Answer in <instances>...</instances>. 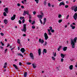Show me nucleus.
Wrapping results in <instances>:
<instances>
[{
	"instance_id": "f257e3e1",
	"label": "nucleus",
	"mask_w": 77,
	"mask_h": 77,
	"mask_svg": "<svg viewBox=\"0 0 77 77\" xmlns=\"http://www.w3.org/2000/svg\"><path fill=\"white\" fill-rule=\"evenodd\" d=\"M77 37H75L74 38V41L72 40L71 41V45L72 46V48H74V47L75 46V42H76V41H77Z\"/></svg>"
},
{
	"instance_id": "f03ea898",
	"label": "nucleus",
	"mask_w": 77,
	"mask_h": 77,
	"mask_svg": "<svg viewBox=\"0 0 77 77\" xmlns=\"http://www.w3.org/2000/svg\"><path fill=\"white\" fill-rule=\"evenodd\" d=\"M72 10H74L75 12L77 11V6H73L71 8Z\"/></svg>"
},
{
	"instance_id": "7ed1b4c3",
	"label": "nucleus",
	"mask_w": 77,
	"mask_h": 77,
	"mask_svg": "<svg viewBox=\"0 0 77 77\" xmlns=\"http://www.w3.org/2000/svg\"><path fill=\"white\" fill-rule=\"evenodd\" d=\"M21 30L22 32H26V24H23V28Z\"/></svg>"
},
{
	"instance_id": "20e7f679",
	"label": "nucleus",
	"mask_w": 77,
	"mask_h": 77,
	"mask_svg": "<svg viewBox=\"0 0 77 77\" xmlns=\"http://www.w3.org/2000/svg\"><path fill=\"white\" fill-rule=\"evenodd\" d=\"M29 11H24V12L23 14V15H26V14H27V15H29Z\"/></svg>"
},
{
	"instance_id": "39448f33",
	"label": "nucleus",
	"mask_w": 77,
	"mask_h": 77,
	"mask_svg": "<svg viewBox=\"0 0 77 77\" xmlns=\"http://www.w3.org/2000/svg\"><path fill=\"white\" fill-rule=\"evenodd\" d=\"M45 36V40L46 41H47L48 38V35H47V34L46 33H45L44 34Z\"/></svg>"
},
{
	"instance_id": "423d86ee",
	"label": "nucleus",
	"mask_w": 77,
	"mask_h": 77,
	"mask_svg": "<svg viewBox=\"0 0 77 77\" xmlns=\"http://www.w3.org/2000/svg\"><path fill=\"white\" fill-rule=\"evenodd\" d=\"M38 41L39 42H40V43H41L42 44L44 42V41L43 40L41 39V38L39 39Z\"/></svg>"
},
{
	"instance_id": "0eeeda50",
	"label": "nucleus",
	"mask_w": 77,
	"mask_h": 77,
	"mask_svg": "<svg viewBox=\"0 0 77 77\" xmlns=\"http://www.w3.org/2000/svg\"><path fill=\"white\" fill-rule=\"evenodd\" d=\"M73 18L74 19L76 20L77 19V14L76 13L73 16Z\"/></svg>"
},
{
	"instance_id": "6e6552de",
	"label": "nucleus",
	"mask_w": 77,
	"mask_h": 77,
	"mask_svg": "<svg viewBox=\"0 0 77 77\" xmlns=\"http://www.w3.org/2000/svg\"><path fill=\"white\" fill-rule=\"evenodd\" d=\"M15 17H16V15H14L13 16H12L11 17V20H14V19H15Z\"/></svg>"
},
{
	"instance_id": "1a4fd4ad",
	"label": "nucleus",
	"mask_w": 77,
	"mask_h": 77,
	"mask_svg": "<svg viewBox=\"0 0 77 77\" xmlns=\"http://www.w3.org/2000/svg\"><path fill=\"white\" fill-rule=\"evenodd\" d=\"M61 5H63V6H65V2L63 1H62V2H60L59 5V6H60Z\"/></svg>"
},
{
	"instance_id": "9d476101",
	"label": "nucleus",
	"mask_w": 77,
	"mask_h": 77,
	"mask_svg": "<svg viewBox=\"0 0 77 77\" xmlns=\"http://www.w3.org/2000/svg\"><path fill=\"white\" fill-rule=\"evenodd\" d=\"M20 51L23 53H24V52H25V49H24V48H22L21 49Z\"/></svg>"
},
{
	"instance_id": "9b49d317",
	"label": "nucleus",
	"mask_w": 77,
	"mask_h": 77,
	"mask_svg": "<svg viewBox=\"0 0 77 77\" xmlns=\"http://www.w3.org/2000/svg\"><path fill=\"white\" fill-rule=\"evenodd\" d=\"M42 16L40 14H39L37 15V17L39 18H40L41 19H42Z\"/></svg>"
},
{
	"instance_id": "f8f14e48",
	"label": "nucleus",
	"mask_w": 77,
	"mask_h": 77,
	"mask_svg": "<svg viewBox=\"0 0 77 77\" xmlns=\"http://www.w3.org/2000/svg\"><path fill=\"white\" fill-rule=\"evenodd\" d=\"M70 26L71 27L72 29H74L75 28V26H73V25L72 24H71L70 25Z\"/></svg>"
},
{
	"instance_id": "ddd939ff",
	"label": "nucleus",
	"mask_w": 77,
	"mask_h": 77,
	"mask_svg": "<svg viewBox=\"0 0 77 77\" xmlns=\"http://www.w3.org/2000/svg\"><path fill=\"white\" fill-rule=\"evenodd\" d=\"M4 11L5 12L7 13V14H8V8H5L4 9Z\"/></svg>"
},
{
	"instance_id": "4468645a",
	"label": "nucleus",
	"mask_w": 77,
	"mask_h": 77,
	"mask_svg": "<svg viewBox=\"0 0 77 77\" xmlns=\"http://www.w3.org/2000/svg\"><path fill=\"white\" fill-rule=\"evenodd\" d=\"M38 55H41V49H39L38 50Z\"/></svg>"
},
{
	"instance_id": "2eb2a0df",
	"label": "nucleus",
	"mask_w": 77,
	"mask_h": 77,
	"mask_svg": "<svg viewBox=\"0 0 77 77\" xmlns=\"http://www.w3.org/2000/svg\"><path fill=\"white\" fill-rule=\"evenodd\" d=\"M47 53V50L45 49H44L42 52L43 54L44 55V53Z\"/></svg>"
},
{
	"instance_id": "dca6fc26",
	"label": "nucleus",
	"mask_w": 77,
	"mask_h": 77,
	"mask_svg": "<svg viewBox=\"0 0 77 77\" xmlns=\"http://www.w3.org/2000/svg\"><path fill=\"white\" fill-rule=\"evenodd\" d=\"M8 20L6 19H5L4 20V23L5 24H7L8 23Z\"/></svg>"
},
{
	"instance_id": "f3484780",
	"label": "nucleus",
	"mask_w": 77,
	"mask_h": 77,
	"mask_svg": "<svg viewBox=\"0 0 77 77\" xmlns=\"http://www.w3.org/2000/svg\"><path fill=\"white\" fill-rule=\"evenodd\" d=\"M29 55L31 58H33V54L32 53H30Z\"/></svg>"
},
{
	"instance_id": "a211bd4d",
	"label": "nucleus",
	"mask_w": 77,
	"mask_h": 77,
	"mask_svg": "<svg viewBox=\"0 0 77 77\" xmlns=\"http://www.w3.org/2000/svg\"><path fill=\"white\" fill-rule=\"evenodd\" d=\"M48 35H51V34L50 32V30L49 29H48Z\"/></svg>"
},
{
	"instance_id": "6ab92c4d",
	"label": "nucleus",
	"mask_w": 77,
	"mask_h": 77,
	"mask_svg": "<svg viewBox=\"0 0 77 77\" xmlns=\"http://www.w3.org/2000/svg\"><path fill=\"white\" fill-rule=\"evenodd\" d=\"M73 67V66H72V65H71L69 66V69H70L72 70V69Z\"/></svg>"
},
{
	"instance_id": "aec40b11",
	"label": "nucleus",
	"mask_w": 77,
	"mask_h": 77,
	"mask_svg": "<svg viewBox=\"0 0 77 77\" xmlns=\"http://www.w3.org/2000/svg\"><path fill=\"white\" fill-rule=\"evenodd\" d=\"M17 56H22V57H23V55H22V54H20V53H18L17 54Z\"/></svg>"
},
{
	"instance_id": "412c9836",
	"label": "nucleus",
	"mask_w": 77,
	"mask_h": 77,
	"mask_svg": "<svg viewBox=\"0 0 77 77\" xmlns=\"http://www.w3.org/2000/svg\"><path fill=\"white\" fill-rule=\"evenodd\" d=\"M27 72H25V73H24V77H27Z\"/></svg>"
},
{
	"instance_id": "4be33fe9",
	"label": "nucleus",
	"mask_w": 77,
	"mask_h": 77,
	"mask_svg": "<svg viewBox=\"0 0 77 77\" xmlns=\"http://www.w3.org/2000/svg\"><path fill=\"white\" fill-rule=\"evenodd\" d=\"M13 66L15 68H16V69H18V67H17V65L15 64H13Z\"/></svg>"
},
{
	"instance_id": "5701e85b",
	"label": "nucleus",
	"mask_w": 77,
	"mask_h": 77,
	"mask_svg": "<svg viewBox=\"0 0 77 77\" xmlns=\"http://www.w3.org/2000/svg\"><path fill=\"white\" fill-rule=\"evenodd\" d=\"M67 49V47H64L63 48V51H65Z\"/></svg>"
},
{
	"instance_id": "b1692460",
	"label": "nucleus",
	"mask_w": 77,
	"mask_h": 77,
	"mask_svg": "<svg viewBox=\"0 0 77 77\" xmlns=\"http://www.w3.org/2000/svg\"><path fill=\"white\" fill-rule=\"evenodd\" d=\"M32 65L34 68H36V66L35 64H32Z\"/></svg>"
},
{
	"instance_id": "393cba45",
	"label": "nucleus",
	"mask_w": 77,
	"mask_h": 77,
	"mask_svg": "<svg viewBox=\"0 0 77 77\" xmlns=\"http://www.w3.org/2000/svg\"><path fill=\"white\" fill-rule=\"evenodd\" d=\"M21 42V41H20V39H18L17 40V43H18V44H20V42Z\"/></svg>"
},
{
	"instance_id": "a878e982",
	"label": "nucleus",
	"mask_w": 77,
	"mask_h": 77,
	"mask_svg": "<svg viewBox=\"0 0 77 77\" xmlns=\"http://www.w3.org/2000/svg\"><path fill=\"white\" fill-rule=\"evenodd\" d=\"M27 1V0H24V1H21L22 3L23 4H24V3H25Z\"/></svg>"
},
{
	"instance_id": "bb28decb",
	"label": "nucleus",
	"mask_w": 77,
	"mask_h": 77,
	"mask_svg": "<svg viewBox=\"0 0 77 77\" xmlns=\"http://www.w3.org/2000/svg\"><path fill=\"white\" fill-rule=\"evenodd\" d=\"M46 22V18H45L44 19V21L43 22V25H44V24H45V23Z\"/></svg>"
},
{
	"instance_id": "cd10ccee",
	"label": "nucleus",
	"mask_w": 77,
	"mask_h": 77,
	"mask_svg": "<svg viewBox=\"0 0 77 77\" xmlns=\"http://www.w3.org/2000/svg\"><path fill=\"white\" fill-rule=\"evenodd\" d=\"M3 14L4 17H6V16H7V14L5 12H4Z\"/></svg>"
},
{
	"instance_id": "c85d7f7f",
	"label": "nucleus",
	"mask_w": 77,
	"mask_h": 77,
	"mask_svg": "<svg viewBox=\"0 0 77 77\" xmlns=\"http://www.w3.org/2000/svg\"><path fill=\"white\" fill-rule=\"evenodd\" d=\"M61 57L63 58V57H64V56H65V55L63 54H61Z\"/></svg>"
},
{
	"instance_id": "c756f323",
	"label": "nucleus",
	"mask_w": 77,
	"mask_h": 77,
	"mask_svg": "<svg viewBox=\"0 0 77 77\" xmlns=\"http://www.w3.org/2000/svg\"><path fill=\"white\" fill-rule=\"evenodd\" d=\"M24 17H20V19L21 20H22L23 19H24Z\"/></svg>"
},
{
	"instance_id": "7c9ffc66",
	"label": "nucleus",
	"mask_w": 77,
	"mask_h": 77,
	"mask_svg": "<svg viewBox=\"0 0 77 77\" xmlns=\"http://www.w3.org/2000/svg\"><path fill=\"white\" fill-rule=\"evenodd\" d=\"M35 1L36 2L37 4H38L39 1V0H35Z\"/></svg>"
},
{
	"instance_id": "2f4dec72",
	"label": "nucleus",
	"mask_w": 77,
	"mask_h": 77,
	"mask_svg": "<svg viewBox=\"0 0 77 77\" xmlns=\"http://www.w3.org/2000/svg\"><path fill=\"white\" fill-rule=\"evenodd\" d=\"M62 21V20H59L58 21V23H60Z\"/></svg>"
},
{
	"instance_id": "473e14b6",
	"label": "nucleus",
	"mask_w": 77,
	"mask_h": 77,
	"mask_svg": "<svg viewBox=\"0 0 77 77\" xmlns=\"http://www.w3.org/2000/svg\"><path fill=\"white\" fill-rule=\"evenodd\" d=\"M35 24V21H33L32 23V25H33V24Z\"/></svg>"
},
{
	"instance_id": "72a5a7b5",
	"label": "nucleus",
	"mask_w": 77,
	"mask_h": 77,
	"mask_svg": "<svg viewBox=\"0 0 77 77\" xmlns=\"http://www.w3.org/2000/svg\"><path fill=\"white\" fill-rule=\"evenodd\" d=\"M56 69L57 71L59 70V68L57 67Z\"/></svg>"
},
{
	"instance_id": "f704fd0d",
	"label": "nucleus",
	"mask_w": 77,
	"mask_h": 77,
	"mask_svg": "<svg viewBox=\"0 0 77 77\" xmlns=\"http://www.w3.org/2000/svg\"><path fill=\"white\" fill-rule=\"evenodd\" d=\"M32 28L33 29H34L35 28V26L34 25H33L32 27Z\"/></svg>"
},
{
	"instance_id": "c9c22d12",
	"label": "nucleus",
	"mask_w": 77,
	"mask_h": 77,
	"mask_svg": "<svg viewBox=\"0 0 77 77\" xmlns=\"http://www.w3.org/2000/svg\"><path fill=\"white\" fill-rule=\"evenodd\" d=\"M61 17H62V15H61V14H59L58 15V18H60Z\"/></svg>"
},
{
	"instance_id": "e433bc0d",
	"label": "nucleus",
	"mask_w": 77,
	"mask_h": 77,
	"mask_svg": "<svg viewBox=\"0 0 77 77\" xmlns=\"http://www.w3.org/2000/svg\"><path fill=\"white\" fill-rule=\"evenodd\" d=\"M40 23L42 24H43V23H42V21L41 20V19H40Z\"/></svg>"
},
{
	"instance_id": "4c0bfd02",
	"label": "nucleus",
	"mask_w": 77,
	"mask_h": 77,
	"mask_svg": "<svg viewBox=\"0 0 77 77\" xmlns=\"http://www.w3.org/2000/svg\"><path fill=\"white\" fill-rule=\"evenodd\" d=\"M49 29H49V30H50H50H52V27L50 26L49 27Z\"/></svg>"
},
{
	"instance_id": "58836bf2",
	"label": "nucleus",
	"mask_w": 77,
	"mask_h": 77,
	"mask_svg": "<svg viewBox=\"0 0 77 77\" xmlns=\"http://www.w3.org/2000/svg\"><path fill=\"white\" fill-rule=\"evenodd\" d=\"M51 32H52V33H54V29H51Z\"/></svg>"
},
{
	"instance_id": "ea45409f",
	"label": "nucleus",
	"mask_w": 77,
	"mask_h": 77,
	"mask_svg": "<svg viewBox=\"0 0 77 77\" xmlns=\"http://www.w3.org/2000/svg\"><path fill=\"white\" fill-rule=\"evenodd\" d=\"M24 22H25V20H24V19H23L22 21V23H24Z\"/></svg>"
},
{
	"instance_id": "a19ab883",
	"label": "nucleus",
	"mask_w": 77,
	"mask_h": 77,
	"mask_svg": "<svg viewBox=\"0 0 77 77\" xmlns=\"http://www.w3.org/2000/svg\"><path fill=\"white\" fill-rule=\"evenodd\" d=\"M1 44H2V46H4V44L2 42H1Z\"/></svg>"
},
{
	"instance_id": "79ce46f5",
	"label": "nucleus",
	"mask_w": 77,
	"mask_h": 77,
	"mask_svg": "<svg viewBox=\"0 0 77 77\" xmlns=\"http://www.w3.org/2000/svg\"><path fill=\"white\" fill-rule=\"evenodd\" d=\"M47 45V42H45V44L43 45L44 46H45Z\"/></svg>"
},
{
	"instance_id": "37998d69",
	"label": "nucleus",
	"mask_w": 77,
	"mask_h": 77,
	"mask_svg": "<svg viewBox=\"0 0 77 77\" xmlns=\"http://www.w3.org/2000/svg\"><path fill=\"white\" fill-rule=\"evenodd\" d=\"M27 64L28 65H31V64H32V63H27Z\"/></svg>"
},
{
	"instance_id": "c03bdc74",
	"label": "nucleus",
	"mask_w": 77,
	"mask_h": 77,
	"mask_svg": "<svg viewBox=\"0 0 77 77\" xmlns=\"http://www.w3.org/2000/svg\"><path fill=\"white\" fill-rule=\"evenodd\" d=\"M65 7L66 8H68V5H66L65 6Z\"/></svg>"
},
{
	"instance_id": "a18cd8bd",
	"label": "nucleus",
	"mask_w": 77,
	"mask_h": 77,
	"mask_svg": "<svg viewBox=\"0 0 77 77\" xmlns=\"http://www.w3.org/2000/svg\"><path fill=\"white\" fill-rule=\"evenodd\" d=\"M19 24H21V23H22L21 21L20 20H19Z\"/></svg>"
},
{
	"instance_id": "49530a36",
	"label": "nucleus",
	"mask_w": 77,
	"mask_h": 77,
	"mask_svg": "<svg viewBox=\"0 0 77 77\" xmlns=\"http://www.w3.org/2000/svg\"><path fill=\"white\" fill-rule=\"evenodd\" d=\"M0 34L1 35H2V36H3V35H4V34H3V33H1Z\"/></svg>"
},
{
	"instance_id": "de8ad7c7",
	"label": "nucleus",
	"mask_w": 77,
	"mask_h": 77,
	"mask_svg": "<svg viewBox=\"0 0 77 77\" xmlns=\"http://www.w3.org/2000/svg\"><path fill=\"white\" fill-rule=\"evenodd\" d=\"M61 61L62 62L63 61V58H61Z\"/></svg>"
},
{
	"instance_id": "09e8293b",
	"label": "nucleus",
	"mask_w": 77,
	"mask_h": 77,
	"mask_svg": "<svg viewBox=\"0 0 77 77\" xmlns=\"http://www.w3.org/2000/svg\"><path fill=\"white\" fill-rule=\"evenodd\" d=\"M54 57H56V53H55L54 54Z\"/></svg>"
},
{
	"instance_id": "8fccbe9b",
	"label": "nucleus",
	"mask_w": 77,
	"mask_h": 77,
	"mask_svg": "<svg viewBox=\"0 0 77 77\" xmlns=\"http://www.w3.org/2000/svg\"><path fill=\"white\" fill-rule=\"evenodd\" d=\"M68 18H69V15L67 16L66 18V19H68Z\"/></svg>"
},
{
	"instance_id": "3c124183",
	"label": "nucleus",
	"mask_w": 77,
	"mask_h": 77,
	"mask_svg": "<svg viewBox=\"0 0 77 77\" xmlns=\"http://www.w3.org/2000/svg\"><path fill=\"white\" fill-rule=\"evenodd\" d=\"M19 65L20 66H21V62H20L19 63Z\"/></svg>"
},
{
	"instance_id": "603ef678",
	"label": "nucleus",
	"mask_w": 77,
	"mask_h": 77,
	"mask_svg": "<svg viewBox=\"0 0 77 77\" xmlns=\"http://www.w3.org/2000/svg\"><path fill=\"white\" fill-rule=\"evenodd\" d=\"M33 14H34V15H35V14H36V12L34 11L33 12Z\"/></svg>"
},
{
	"instance_id": "864d4df0",
	"label": "nucleus",
	"mask_w": 77,
	"mask_h": 77,
	"mask_svg": "<svg viewBox=\"0 0 77 77\" xmlns=\"http://www.w3.org/2000/svg\"><path fill=\"white\" fill-rule=\"evenodd\" d=\"M29 23H31L32 22V20L29 19Z\"/></svg>"
},
{
	"instance_id": "5fc2aeb1",
	"label": "nucleus",
	"mask_w": 77,
	"mask_h": 77,
	"mask_svg": "<svg viewBox=\"0 0 77 77\" xmlns=\"http://www.w3.org/2000/svg\"><path fill=\"white\" fill-rule=\"evenodd\" d=\"M10 46V44H8L7 45V47H9Z\"/></svg>"
},
{
	"instance_id": "6e6d98bb",
	"label": "nucleus",
	"mask_w": 77,
	"mask_h": 77,
	"mask_svg": "<svg viewBox=\"0 0 77 77\" xmlns=\"http://www.w3.org/2000/svg\"><path fill=\"white\" fill-rule=\"evenodd\" d=\"M21 7L22 9H24V6H23V5L21 6Z\"/></svg>"
},
{
	"instance_id": "4d7b16f0",
	"label": "nucleus",
	"mask_w": 77,
	"mask_h": 77,
	"mask_svg": "<svg viewBox=\"0 0 77 77\" xmlns=\"http://www.w3.org/2000/svg\"><path fill=\"white\" fill-rule=\"evenodd\" d=\"M71 61H73L74 60V59H72V58L70 59Z\"/></svg>"
},
{
	"instance_id": "13d9d810",
	"label": "nucleus",
	"mask_w": 77,
	"mask_h": 77,
	"mask_svg": "<svg viewBox=\"0 0 77 77\" xmlns=\"http://www.w3.org/2000/svg\"><path fill=\"white\" fill-rule=\"evenodd\" d=\"M41 14L42 15V16L43 17V15H44V14H43V13L41 12Z\"/></svg>"
},
{
	"instance_id": "bf43d9fd",
	"label": "nucleus",
	"mask_w": 77,
	"mask_h": 77,
	"mask_svg": "<svg viewBox=\"0 0 77 77\" xmlns=\"http://www.w3.org/2000/svg\"><path fill=\"white\" fill-rule=\"evenodd\" d=\"M72 24L73 26V25H75V23H73L72 24Z\"/></svg>"
},
{
	"instance_id": "052dcab7",
	"label": "nucleus",
	"mask_w": 77,
	"mask_h": 77,
	"mask_svg": "<svg viewBox=\"0 0 77 77\" xmlns=\"http://www.w3.org/2000/svg\"><path fill=\"white\" fill-rule=\"evenodd\" d=\"M17 6H20V4H18Z\"/></svg>"
},
{
	"instance_id": "680f3d73",
	"label": "nucleus",
	"mask_w": 77,
	"mask_h": 77,
	"mask_svg": "<svg viewBox=\"0 0 77 77\" xmlns=\"http://www.w3.org/2000/svg\"><path fill=\"white\" fill-rule=\"evenodd\" d=\"M15 48H12L11 49V51H12V50H13V49H14Z\"/></svg>"
},
{
	"instance_id": "e2e57ef3",
	"label": "nucleus",
	"mask_w": 77,
	"mask_h": 77,
	"mask_svg": "<svg viewBox=\"0 0 77 77\" xmlns=\"http://www.w3.org/2000/svg\"><path fill=\"white\" fill-rule=\"evenodd\" d=\"M8 50V49H6L5 50V53H6V51H7Z\"/></svg>"
},
{
	"instance_id": "0e129e2a",
	"label": "nucleus",
	"mask_w": 77,
	"mask_h": 77,
	"mask_svg": "<svg viewBox=\"0 0 77 77\" xmlns=\"http://www.w3.org/2000/svg\"><path fill=\"white\" fill-rule=\"evenodd\" d=\"M23 36H26V34H24L23 35Z\"/></svg>"
},
{
	"instance_id": "69168bd1",
	"label": "nucleus",
	"mask_w": 77,
	"mask_h": 77,
	"mask_svg": "<svg viewBox=\"0 0 77 77\" xmlns=\"http://www.w3.org/2000/svg\"><path fill=\"white\" fill-rule=\"evenodd\" d=\"M5 66H7V63H5Z\"/></svg>"
},
{
	"instance_id": "338daca9",
	"label": "nucleus",
	"mask_w": 77,
	"mask_h": 77,
	"mask_svg": "<svg viewBox=\"0 0 77 77\" xmlns=\"http://www.w3.org/2000/svg\"><path fill=\"white\" fill-rule=\"evenodd\" d=\"M0 48H1V49H3V47H2V46H0Z\"/></svg>"
},
{
	"instance_id": "774afa93",
	"label": "nucleus",
	"mask_w": 77,
	"mask_h": 77,
	"mask_svg": "<svg viewBox=\"0 0 77 77\" xmlns=\"http://www.w3.org/2000/svg\"><path fill=\"white\" fill-rule=\"evenodd\" d=\"M52 60H55V58H52Z\"/></svg>"
}]
</instances>
